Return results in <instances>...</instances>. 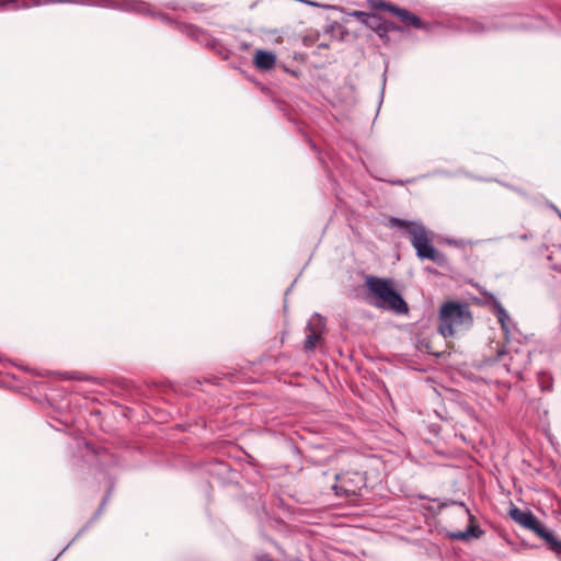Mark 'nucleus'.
<instances>
[{"label":"nucleus","mask_w":561,"mask_h":561,"mask_svg":"<svg viewBox=\"0 0 561 561\" xmlns=\"http://www.w3.org/2000/svg\"><path fill=\"white\" fill-rule=\"evenodd\" d=\"M366 286L376 297V306L383 310L393 311L398 314L407 313L409 308L402 296L393 288L390 279L368 276Z\"/></svg>","instance_id":"obj_1"},{"label":"nucleus","mask_w":561,"mask_h":561,"mask_svg":"<svg viewBox=\"0 0 561 561\" xmlns=\"http://www.w3.org/2000/svg\"><path fill=\"white\" fill-rule=\"evenodd\" d=\"M390 222L392 227L408 228L411 244L421 260L440 261L442 255L432 244V237L423 225L399 218H391Z\"/></svg>","instance_id":"obj_2"},{"label":"nucleus","mask_w":561,"mask_h":561,"mask_svg":"<svg viewBox=\"0 0 561 561\" xmlns=\"http://www.w3.org/2000/svg\"><path fill=\"white\" fill-rule=\"evenodd\" d=\"M472 316L467 305L448 301L444 304L439 310L438 332L444 337L455 334L461 325H470Z\"/></svg>","instance_id":"obj_3"},{"label":"nucleus","mask_w":561,"mask_h":561,"mask_svg":"<svg viewBox=\"0 0 561 561\" xmlns=\"http://www.w3.org/2000/svg\"><path fill=\"white\" fill-rule=\"evenodd\" d=\"M366 485L365 474L359 471H346L335 477V483L332 489L337 496H356L360 494Z\"/></svg>","instance_id":"obj_4"},{"label":"nucleus","mask_w":561,"mask_h":561,"mask_svg":"<svg viewBox=\"0 0 561 561\" xmlns=\"http://www.w3.org/2000/svg\"><path fill=\"white\" fill-rule=\"evenodd\" d=\"M327 321L325 318L316 313L309 320L306 327V339L304 342V351L306 353L312 352L323 341V333L325 331Z\"/></svg>","instance_id":"obj_5"},{"label":"nucleus","mask_w":561,"mask_h":561,"mask_svg":"<svg viewBox=\"0 0 561 561\" xmlns=\"http://www.w3.org/2000/svg\"><path fill=\"white\" fill-rule=\"evenodd\" d=\"M508 515L515 523L519 524L526 529L534 531L536 535L543 527L530 511H523L516 506H512Z\"/></svg>","instance_id":"obj_6"},{"label":"nucleus","mask_w":561,"mask_h":561,"mask_svg":"<svg viewBox=\"0 0 561 561\" xmlns=\"http://www.w3.org/2000/svg\"><path fill=\"white\" fill-rule=\"evenodd\" d=\"M118 9L140 15H151L162 20L165 23H171V19L164 14L154 13L149 4L140 0H121Z\"/></svg>","instance_id":"obj_7"},{"label":"nucleus","mask_w":561,"mask_h":561,"mask_svg":"<svg viewBox=\"0 0 561 561\" xmlns=\"http://www.w3.org/2000/svg\"><path fill=\"white\" fill-rule=\"evenodd\" d=\"M350 15L355 18L356 20H358L360 23L377 31L379 33V35H381V33H380L381 31L382 32L387 31L386 27H381L380 18H378L377 15H375L373 13H368V12H364V11H353Z\"/></svg>","instance_id":"obj_8"},{"label":"nucleus","mask_w":561,"mask_h":561,"mask_svg":"<svg viewBox=\"0 0 561 561\" xmlns=\"http://www.w3.org/2000/svg\"><path fill=\"white\" fill-rule=\"evenodd\" d=\"M276 62V56L266 50H257L254 55V65L260 70H271Z\"/></svg>","instance_id":"obj_9"},{"label":"nucleus","mask_w":561,"mask_h":561,"mask_svg":"<svg viewBox=\"0 0 561 561\" xmlns=\"http://www.w3.org/2000/svg\"><path fill=\"white\" fill-rule=\"evenodd\" d=\"M392 14L398 16L407 26H412L414 28L423 27L421 19L403 8L396 5Z\"/></svg>","instance_id":"obj_10"},{"label":"nucleus","mask_w":561,"mask_h":561,"mask_svg":"<svg viewBox=\"0 0 561 561\" xmlns=\"http://www.w3.org/2000/svg\"><path fill=\"white\" fill-rule=\"evenodd\" d=\"M548 545L549 549L558 556H561V540L545 527L537 534Z\"/></svg>","instance_id":"obj_11"},{"label":"nucleus","mask_w":561,"mask_h":561,"mask_svg":"<svg viewBox=\"0 0 561 561\" xmlns=\"http://www.w3.org/2000/svg\"><path fill=\"white\" fill-rule=\"evenodd\" d=\"M493 312L496 316L499 322L501 323L502 329L507 331L508 330L507 323L510 321V316H508L507 311L505 310V308L501 305V302L495 301L493 304Z\"/></svg>","instance_id":"obj_12"},{"label":"nucleus","mask_w":561,"mask_h":561,"mask_svg":"<svg viewBox=\"0 0 561 561\" xmlns=\"http://www.w3.org/2000/svg\"><path fill=\"white\" fill-rule=\"evenodd\" d=\"M368 4L374 10L388 11L390 13H393V10L396 8L394 4L383 0H368Z\"/></svg>","instance_id":"obj_13"},{"label":"nucleus","mask_w":561,"mask_h":561,"mask_svg":"<svg viewBox=\"0 0 561 561\" xmlns=\"http://www.w3.org/2000/svg\"><path fill=\"white\" fill-rule=\"evenodd\" d=\"M476 531L480 533V530L477 527L470 526L465 531H458V533L451 534L450 537L454 538V539H458V540H465V539H467V538H469L471 536L472 537H478L479 535L476 534Z\"/></svg>","instance_id":"obj_14"},{"label":"nucleus","mask_w":561,"mask_h":561,"mask_svg":"<svg viewBox=\"0 0 561 561\" xmlns=\"http://www.w3.org/2000/svg\"><path fill=\"white\" fill-rule=\"evenodd\" d=\"M463 27L468 31V32H471V33H481L484 31V26L480 23V22H477V21H470V20H467L465 22V25Z\"/></svg>","instance_id":"obj_15"},{"label":"nucleus","mask_w":561,"mask_h":561,"mask_svg":"<svg viewBox=\"0 0 561 561\" xmlns=\"http://www.w3.org/2000/svg\"><path fill=\"white\" fill-rule=\"evenodd\" d=\"M20 0H0V11L5 10L8 5L16 3L15 8H28V3L26 1H22L19 3Z\"/></svg>","instance_id":"obj_16"},{"label":"nucleus","mask_w":561,"mask_h":561,"mask_svg":"<svg viewBox=\"0 0 561 561\" xmlns=\"http://www.w3.org/2000/svg\"><path fill=\"white\" fill-rule=\"evenodd\" d=\"M545 377H546L545 375H541V376L539 377V378H540V386H541V389H542V390H550V389H551V387H552V385H551L550 380H547V381H546V380L543 379Z\"/></svg>","instance_id":"obj_17"},{"label":"nucleus","mask_w":561,"mask_h":561,"mask_svg":"<svg viewBox=\"0 0 561 561\" xmlns=\"http://www.w3.org/2000/svg\"><path fill=\"white\" fill-rule=\"evenodd\" d=\"M454 504H457L460 507H462L465 510V512L469 515L470 519L473 518V516L470 514L469 508L467 507V505L463 502H454Z\"/></svg>","instance_id":"obj_18"},{"label":"nucleus","mask_w":561,"mask_h":561,"mask_svg":"<svg viewBox=\"0 0 561 561\" xmlns=\"http://www.w3.org/2000/svg\"><path fill=\"white\" fill-rule=\"evenodd\" d=\"M257 561H273L268 554H261L256 558Z\"/></svg>","instance_id":"obj_19"},{"label":"nucleus","mask_w":561,"mask_h":561,"mask_svg":"<svg viewBox=\"0 0 561 561\" xmlns=\"http://www.w3.org/2000/svg\"><path fill=\"white\" fill-rule=\"evenodd\" d=\"M185 28H187L191 33H193L194 28L193 26H184Z\"/></svg>","instance_id":"obj_20"}]
</instances>
